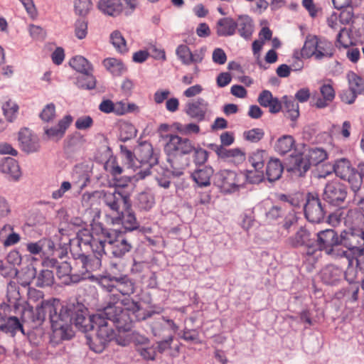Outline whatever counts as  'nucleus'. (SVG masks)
I'll use <instances>...</instances> for the list:
<instances>
[{"instance_id":"36","label":"nucleus","mask_w":364,"mask_h":364,"mask_svg":"<svg viewBox=\"0 0 364 364\" xmlns=\"http://www.w3.org/2000/svg\"><path fill=\"white\" fill-rule=\"evenodd\" d=\"M309 161L311 166H316L327 159V153L325 149L318 147L309 148L303 153Z\"/></svg>"},{"instance_id":"58","label":"nucleus","mask_w":364,"mask_h":364,"mask_svg":"<svg viewBox=\"0 0 364 364\" xmlns=\"http://www.w3.org/2000/svg\"><path fill=\"white\" fill-rule=\"evenodd\" d=\"M115 105L109 100H103L100 106L99 109L104 113L114 112L117 115H123V110L116 108Z\"/></svg>"},{"instance_id":"30","label":"nucleus","mask_w":364,"mask_h":364,"mask_svg":"<svg viewBox=\"0 0 364 364\" xmlns=\"http://www.w3.org/2000/svg\"><path fill=\"white\" fill-rule=\"evenodd\" d=\"M215 29L218 36H233L236 32V21L230 17L222 18L218 21Z\"/></svg>"},{"instance_id":"19","label":"nucleus","mask_w":364,"mask_h":364,"mask_svg":"<svg viewBox=\"0 0 364 364\" xmlns=\"http://www.w3.org/2000/svg\"><path fill=\"white\" fill-rule=\"evenodd\" d=\"M209 104L203 98L198 97L193 102H189L186 105V113L191 118L198 122L205 119L208 111Z\"/></svg>"},{"instance_id":"4","label":"nucleus","mask_w":364,"mask_h":364,"mask_svg":"<svg viewBox=\"0 0 364 364\" xmlns=\"http://www.w3.org/2000/svg\"><path fill=\"white\" fill-rule=\"evenodd\" d=\"M85 319H87L89 322L83 323L80 330L88 331L96 329L94 341L87 338V342L93 351L100 353L109 341L116 338L115 331L110 323L114 326V325L112 321L107 318V315L104 314V310L92 316H85Z\"/></svg>"},{"instance_id":"33","label":"nucleus","mask_w":364,"mask_h":364,"mask_svg":"<svg viewBox=\"0 0 364 364\" xmlns=\"http://www.w3.org/2000/svg\"><path fill=\"white\" fill-rule=\"evenodd\" d=\"M284 171L283 165L278 159H270L266 168V176L269 182H274L279 180Z\"/></svg>"},{"instance_id":"16","label":"nucleus","mask_w":364,"mask_h":364,"mask_svg":"<svg viewBox=\"0 0 364 364\" xmlns=\"http://www.w3.org/2000/svg\"><path fill=\"white\" fill-rule=\"evenodd\" d=\"M342 236L344 235L341 234L339 236L337 232L333 229H326L318 232L316 233V240H315L316 245L315 255H317L318 253L322 251L326 252L332 247L333 245L338 242H342Z\"/></svg>"},{"instance_id":"38","label":"nucleus","mask_w":364,"mask_h":364,"mask_svg":"<svg viewBox=\"0 0 364 364\" xmlns=\"http://www.w3.org/2000/svg\"><path fill=\"white\" fill-rule=\"evenodd\" d=\"M103 65L113 75L119 76L126 71V67L124 63L117 58H109L103 61Z\"/></svg>"},{"instance_id":"20","label":"nucleus","mask_w":364,"mask_h":364,"mask_svg":"<svg viewBox=\"0 0 364 364\" xmlns=\"http://www.w3.org/2000/svg\"><path fill=\"white\" fill-rule=\"evenodd\" d=\"M18 141L21 149L25 152L32 153L40 149L39 139L27 128L19 132Z\"/></svg>"},{"instance_id":"50","label":"nucleus","mask_w":364,"mask_h":364,"mask_svg":"<svg viewBox=\"0 0 364 364\" xmlns=\"http://www.w3.org/2000/svg\"><path fill=\"white\" fill-rule=\"evenodd\" d=\"M347 234L348 240L346 243L353 244V242H358L359 243L358 246H364V226L351 228Z\"/></svg>"},{"instance_id":"55","label":"nucleus","mask_w":364,"mask_h":364,"mask_svg":"<svg viewBox=\"0 0 364 364\" xmlns=\"http://www.w3.org/2000/svg\"><path fill=\"white\" fill-rule=\"evenodd\" d=\"M91 0H75V11L80 16H85L92 8Z\"/></svg>"},{"instance_id":"41","label":"nucleus","mask_w":364,"mask_h":364,"mask_svg":"<svg viewBox=\"0 0 364 364\" xmlns=\"http://www.w3.org/2000/svg\"><path fill=\"white\" fill-rule=\"evenodd\" d=\"M319 38L316 36H308L304 42V45L301 50L302 58H310L314 57L316 50Z\"/></svg>"},{"instance_id":"17","label":"nucleus","mask_w":364,"mask_h":364,"mask_svg":"<svg viewBox=\"0 0 364 364\" xmlns=\"http://www.w3.org/2000/svg\"><path fill=\"white\" fill-rule=\"evenodd\" d=\"M73 118L71 115L64 116L56 126L44 127L43 139L53 141H58L65 136V132L73 122Z\"/></svg>"},{"instance_id":"37","label":"nucleus","mask_w":364,"mask_h":364,"mask_svg":"<svg viewBox=\"0 0 364 364\" xmlns=\"http://www.w3.org/2000/svg\"><path fill=\"white\" fill-rule=\"evenodd\" d=\"M348 271L346 274V279L349 282L347 287H344L343 291V296L347 301L354 302L358 299V292L360 289V284L358 282H355L352 279L348 278Z\"/></svg>"},{"instance_id":"22","label":"nucleus","mask_w":364,"mask_h":364,"mask_svg":"<svg viewBox=\"0 0 364 364\" xmlns=\"http://www.w3.org/2000/svg\"><path fill=\"white\" fill-rule=\"evenodd\" d=\"M259 104L264 107L269 108V112L272 114L278 113L282 109V102L277 97H273L269 90H263L258 96Z\"/></svg>"},{"instance_id":"1","label":"nucleus","mask_w":364,"mask_h":364,"mask_svg":"<svg viewBox=\"0 0 364 364\" xmlns=\"http://www.w3.org/2000/svg\"><path fill=\"white\" fill-rule=\"evenodd\" d=\"M77 240L82 251L90 249L99 255H108L115 258H122L132 248V243L122 235L107 228L101 223H95L91 232L79 231Z\"/></svg>"},{"instance_id":"56","label":"nucleus","mask_w":364,"mask_h":364,"mask_svg":"<svg viewBox=\"0 0 364 364\" xmlns=\"http://www.w3.org/2000/svg\"><path fill=\"white\" fill-rule=\"evenodd\" d=\"M176 53L183 65H189V58L191 51L186 45L182 44L178 46L176 48Z\"/></svg>"},{"instance_id":"52","label":"nucleus","mask_w":364,"mask_h":364,"mask_svg":"<svg viewBox=\"0 0 364 364\" xmlns=\"http://www.w3.org/2000/svg\"><path fill=\"white\" fill-rule=\"evenodd\" d=\"M136 130L134 126L128 122L120 124V136L122 141H125L136 136Z\"/></svg>"},{"instance_id":"23","label":"nucleus","mask_w":364,"mask_h":364,"mask_svg":"<svg viewBox=\"0 0 364 364\" xmlns=\"http://www.w3.org/2000/svg\"><path fill=\"white\" fill-rule=\"evenodd\" d=\"M348 240V235L347 232L344 236H342V242H338L333 245L325 253L333 259H338L341 258H346L348 261L349 265L352 264L351 255L352 252L349 250H345L343 247L346 248V242Z\"/></svg>"},{"instance_id":"46","label":"nucleus","mask_w":364,"mask_h":364,"mask_svg":"<svg viewBox=\"0 0 364 364\" xmlns=\"http://www.w3.org/2000/svg\"><path fill=\"white\" fill-rule=\"evenodd\" d=\"M349 89L357 95L364 90V80L353 72L348 74Z\"/></svg>"},{"instance_id":"2","label":"nucleus","mask_w":364,"mask_h":364,"mask_svg":"<svg viewBox=\"0 0 364 364\" xmlns=\"http://www.w3.org/2000/svg\"><path fill=\"white\" fill-rule=\"evenodd\" d=\"M47 309L53 331L51 339L57 343L74 336L73 324L80 330L83 323L89 322L85 319L87 316V309L79 302L63 305L60 299L51 298V303Z\"/></svg>"},{"instance_id":"49","label":"nucleus","mask_w":364,"mask_h":364,"mask_svg":"<svg viewBox=\"0 0 364 364\" xmlns=\"http://www.w3.org/2000/svg\"><path fill=\"white\" fill-rule=\"evenodd\" d=\"M110 42L119 52L125 53L127 51L126 41L119 31H114L111 33Z\"/></svg>"},{"instance_id":"59","label":"nucleus","mask_w":364,"mask_h":364,"mask_svg":"<svg viewBox=\"0 0 364 364\" xmlns=\"http://www.w3.org/2000/svg\"><path fill=\"white\" fill-rule=\"evenodd\" d=\"M246 181L250 183H259L264 179V173L262 170H249L245 173Z\"/></svg>"},{"instance_id":"13","label":"nucleus","mask_w":364,"mask_h":364,"mask_svg":"<svg viewBox=\"0 0 364 364\" xmlns=\"http://www.w3.org/2000/svg\"><path fill=\"white\" fill-rule=\"evenodd\" d=\"M287 241L292 247H304L306 255L315 256V238L312 237L311 233L306 228L301 227L294 235L288 238Z\"/></svg>"},{"instance_id":"29","label":"nucleus","mask_w":364,"mask_h":364,"mask_svg":"<svg viewBox=\"0 0 364 364\" xmlns=\"http://www.w3.org/2000/svg\"><path fill=\"white\" fill-rule=\"evenodd\" d=\"M333 171L338 177L348 181H350L351 177L355 173V168L352 167L350 162L345 158L335 161Z\"/></svg>"},{"instance_id":"12","label":"nucleus","mask_w":364,"mask_h":364,"mask_svg":"<svg viewBox=\"0 0 364 364\" xmlns=\"http://www.w3.org/2000/svg\"><path fill=\"white\" fill-rule=\"evenodd\" d=\"M326 213L325 205H322L318 194L309 193L304 205L306 218L311 223H318L324 219Z\"/></svg>"},{"instance_id":"26","label":"nucleus","mask_w":364,"mask_h":364,"mask_svg":"<svg viewBox=\"0 0 364 364\" xmlns=\"http://www.w3.org/2000/svg\"><path fill=\"white\" fill-rule=\"evenodd\" d=\"M0 171L14 181H18L21 176V170L18 162L11 157H5L0 161Z\"/></svg>"},{"instance_id":"32","label":"nucleus","mask_w":364,"mask_h":364,"mask_svg":"<svg viewBox=\"0 0 364 364\" xmlns=\"http://www.w3.org/2000/svg\"><path fill=\"white\" fill-rule=\"evenodd\" d=\"M311 164L303 153L296 156L292 161L289 171L298 176H303L309 171Z\"/></svg>"},{"instance_id":"35","label":"nucleus","mask_w":364,"mask_h":364,"mask_svg":"<svg viewBox=\"0 0 364 364\" xmlns=\"http://www.w3.org/2000/svg\"><path fill=\"white\" fill-rule=\"evenodd\" d=\"M359 243H346V249L352 252L351 260L356 261V267L364 274V245L358 246Z\"/></svg>"},{"instance_id":"24","label":"nucleus","mask_w":364,"mask_h":364,"mask_svg":"<svg viewBox=\"0 0 364 364\" xmlns=\"http://www.w3.org/2000/svg\"><path fill=\"white\" fill-rule=\"evenodd\" d=\"M343 274L342 269L334 265H328L321 270V279L328 285H336L341 281Z\"/></svg>"},{"instance_id":"54","label":"nucleus","mask_w":364,"mask_h":364,"mask_svg":"<svg viewBox=\"0 0 364 364\" xmlns=\"http://www.w3.org/2000/svg\"><path fill=\"white\" fill-rule=\"evenodd\" d=\"M337 43L339 46L346 48L352 44L349 30L346 28H340L339 33L337 35Z\"/></svg>"},{"instance_id":"8","label":"nucleus","mask_w":364,"mask_h":364,"mask_svg":"<svg viewBox=\"0 0 364 364\" xmlns=\"http://www.w3.org/2000/svg\"><path fill=\"white\" fill-rule=\"evenodd\" d=\"M93 252L92 255L79 254L75 259V266L78 269V273L73 275L72 279L74 283H78L82 280L87 279H93L92 274L93 272L99 270L102 266L101 257L97 253Z\"/></svg>"},{"instance_id":"63","label":"nucleus","mask_w":364,"mask_h":364,"mask_svg":"<svg viewBox=\"0 0 364 364\" xmlns=\"http://www.w3.org/2000/svg\"><path fill=\"white\" fill-rule=\"evenodd\" d=\"M72 188V184L69 181H63L60 188L52 193V198L55 200L61 198L65 193Z\"/></svg>"},{"instance_id":"62","label":"nucleus","mask_w":364,"mask_h":364,"mask_svg":"<svg viewBox=\"0 0 364 364\" xmlns=\"http://www.w3.org/2000/svg\"><path fill=\"white\" fill-rule=\"evenodd\" d=\"M93 125V119L90 116L83 115L78 117L75 123V127L79 130H85Z\"/></svg>"},{"instance_id":"25","label":"nucleus","mask_w":364,"mask_h":364,"mask_svg":"<svg viewBox=\"0 0 364 364\" xmlns=\"http://www.w3.org/2000/svg\"><path fill=\"white\" fill-rule=\"evenodd\" d=\"M0 331L14 335L17 331H21L23 333V328L19 319L16 316H6L0 312Z\"/></svg>"},{"instance_id":"44","label":"nucleus","mask_w":364,"mask_h":364,"mask_svg":"<svg viewBox=\"0 0 364 364\" xmlns=\"http://www.w3.org/2000/svg\"><path fill=\"white\" fill-rule=\"evenodd\" d=\"M109 166L110 168L107 171L112 174L114 179L116 181L117 186L124 187L126 186L127 183L131 181L130 178L129 177H126L124 178H120L123 172V169L115 161L112 162Z\"/></svg>"},{"instance_id":"34","label":"nucleus","mask_w":364,"mask_h":364,"mask_svg":"<svg viewBox=\"0 0 364 364\" xmlns=\"http://www.w3.org/2000/svg\"><path fill=\"white\" fill-rule=\"evenodd\" d=\"M334 52L335 48L331 42L325 39L319 38L314 58L316 60L331 58L333 57Z\"/></svg>"},{"instance_id":"40","label":"nucleus","mask_w":364,"mask_h":364,"mask_svg":"<svg viewBox=\"0 0 364 364\" xmlns=\"http://www.w3.org/2000/svg\"><path fill=\"white\" fill-rule=\"evenodd\" d=\"M284 110L286 112V117L291 121H295L299 116V105L292 98L287 96L283 97Z\"/></svg>"},{"instance_id":"64","label":"nucleus","mask_w":364,"mask_h":364,"mask_svg":"<svg viewBox=\"0 0 364 364\" xmlns=\"http://www.w3.org/2000/svg\"><path fill=\"white\" fill-rule=\"evenodd\" d=\"M137 351L145 360H154L155 359L156 352V348L154 346L137 348Z\"/></svg>"},{"instance_id":"9","label":"nucleus","mask_w":364,"mask_h":364,"mask_svg":"<svg viewBox=\"0 0 364 364\" xmlns=\"http://www.w3.org/2000/svg\"><path fill=\"white\" fill-rule=\"evenodd\" d=\"M68 252H63L58 255L59 259L55 257H46L42 262L44 268L55 269L58 279L62 280V283L66 285L75 284L72 279L74 274H71V264L65 259Z\"/></svg>"},{"instance_id":"10","label":"nucleus","mask_w":364,"mask_h":364,"mask_svg":"<svg viewBox=\"0 0 364 364\" xmlns=\"http://www.w3.org/2000/svg\"><path fill=\"white\" fill-rule=\"evenodd\" d=\"M70 65L81 74H85V80L87 82L84 83V79H77L76 85L82 89L92 90L95 87L96 80L92 75V66L88 60L82 56L77 55L70 59Z\"/></svg>"},{"instance_id":"48","label":"nucleus","mask_w":364,"mask_h":364,"mask_svg":"<svg viewBox=\"0 0 364 364\" xmlns=\"http://www.w3.org/2000/svg\"><path fill=\"white\" fill-rule=\"evenodd\" d=\"M2 110L7 121L12 122L16 118L18 106L16 102L9 100L3 104Z\"/></svg>"},{"instance_id":"60","label":"nucleus","mask_w":364,"mask_h":364,"mask_svg":"<svg viewBox=\"0 0 364 364\" xmlns=\"http://www.w3.org/2000/svg\"><path fill=\"white\" fill-rule=\"evenodd\" d=\"M75 34L78 39H83L87 34V23L83 19L77 20L75 23Z\"/></svg>"},{"instance_id":"28","label":"nucleus","mask_w":364,"mask_h":364,"mask_svg":"<svg viewBox=\"0 0 364 364\" xmlns=\"http://www.w3.org/2000/svg\"><path fill=\"white\" fill-rule=\"evenodd\" d=\"M235 21L239 35L245 40H250L254 31L252 19L247 15H241Z\"/></svg>"},{"instance_id":"3","label":"nucleus","mask_w":364,"mask_h":364,"mask_svg":"<svg viewBox=\"0 0 364 364\" xmlns=\"http://www.w3.org/2000/svg\"><path fill=\"white\" fill-rule=\"evenodd\" d=\"M119 304L121 306L107 304L104 308V314L113 322L119 332L129 331L134 321L145 320L154 314L151 311H142L140 303L135 301L131 296L121 298Z\"/></svg>"},{"instance_id":"7","label":"nucleus","mask_w":364,"mask_h":364,"mask_svg":"<svg viewBox=\"0 0 364 364\" xmlns=\"http://www.w3.org/2000/svg\"><path fill=\"white\" fill-rule=\"evenodd\" d=\"M135 151L139 170L136 177L137 179H144L152 174L151 169L158 164V155L154 152L152 145L148 142L140 144Z\"/></svg>"},{"instance_id":"14","label":"nucleus","mask_w":364,"mask_h":364,"mask_svg":"<svg viewBox=\"0 0 364 364\" xmlns=\"http://www.w3.org/2000/svg\"><path fill=\"white\" fill-rule=\"evenodd\" d=\"M240 177L236 172L230 170H221L213 176V183L221 191L231 193L240 186Z\"/></svg>"},{"instance_id":"42","label":"nucleus","mask_w":364,"mask_h":364,"mask_svg":"<svg viewBox=\"0 0 364 364\" xmlns=\"http://www.w3.org/2000/svg\"><path fill=\"white\" fill-rule=\"evenodd\" d=\"M171 168H172L171 167ZM156 170L158 173L157 175H156L155 178L157 181L158 185L160 187H162L164 188H168L171 186V175H173L172 173V169H164L162 167L159 166L156 168H153V169H151V171L153 172V171Z\"/></svg>"},{"instance_id":"43","label":"nucleus","mask_w":364,"mask_h":364,"mask_svg":"<svg viewBox=\"0 0 364 364\" xmlns=\"http://www.w3.org/2000/svg\"><path fill=\"white\" fill-rule=\"evenodd\" d=\"M45 268L41 271L36 277V286L39 287H50L54 283L53 270Z\"/></svg>"},{"instance_id":"51","label":"nucleus","mask_w":364,"mask_h":364,"mask_svg":"<svg viewBox=\"0 0 364 364\" xmlns=\"http://www.w3.org/2000/svg\"><path fill=\"white\" fill-rule=\"evenodd\" d=\"M264 136V132L260 128H254L244 132L243 137L245 140L252 143L259 141Z\"/></svg>"},{"instance_id":"47","label":"nucleus","mask_w":364,"mask_h":364,"mask_svg":"<svg viewBox=\"0 0 364 364\" xmlns=\"http://www.w3.org/2000/svg\"><path fill=\"white\" fill-rule=\"evenodd\" d=\"M221 159H230L236 163H242L245 160V154L239 148L230 149L225 148Z\"/></svg>"},{"instance_id":"27","label":"nucleus","mask_w":364,"mask_h":364,"mask_svg":"<svg viewBox=\"0 0 364 364\" xmlns=\"http://www.w3.org/2000/svg\"><path fill=\"white\" fill-rule=\"evenodd\" d=\"M213 173L214 170L213 168L205 166L195 170L191 173V177L198 187L203 188L210 185V178L213 176Z\"/></svg>"},{"instance_id":"6","label":"nucleus","mask_w":364,"mask_h":364,"mask_svg":"<svg viewBox=\"0 0 364 364\" xmlns=\"http://www.w3.org/2000/svg\"><path fill=\"white\" fill-rule=\"evenodd\" d=\"M102 287L108 292L107 304H118L121 298L135 292L134 282L126 274L108 276L102 281Z\"/></svg>"},{"instance_id":"31","label":"nucleus","mask_w":364,"mask_h":364,"mask_svg":"<svg viewBox=\"0 0 364 364\" xmlns=\"http://www.w3.org/2000/svg\"><path fill=\"white\" fill-rule=\"evenodd\" d=\"M98 8L105 14L117 16L122 11L123 4L121 0H100Z\"/></svg>"},{"instance_id":"18","label":"nucleus","mask_w":364,"mask_h":364,"mask_svg":"<svg viewBox=\"0 0 364 364\" xmlns=\"http://www.w3.org/2000/svg\"><path fill=\"white\" fill-rule=\"evenodd\" d=\"M51 303V298L49 299H42L39 304H37L35 309L27 310L23 314V318L28 317L32 323V327L36 328L43 324L48 314L47 306Z\"/></svg>"},{"instance_id":"61","label":"nucleus","mask_w":364,"mask_h":364,"mask_svg":"<svg viewBox=\"0 0 364 364\" xmlns=\"http://www.w3.org/2000/svg\"><path fill=\"white\" fill-rule=\"evenodd\" d=\"M194 152V162L197 165H203L204 164L208 159V152L202 149L200 146H195V149L193 151Z\"/></svg>"},{"instance_id":"15","label":"nucleus","mask_w":364,"mask_h":364,"mask_svg":"<svg viewBox=\"0 0 364 364\" xmlns=\"http://www.w3.org/2000/svg\"><path fill=\"white\" fill-rule=\"evenodd\" d=\"M102 200L105 204L112 211L119 213L120 207L128 208L132 206L129 194L117 191H104Z\"/></svg>"},{"instance_id":"39","label":"nucleus","mask_w":364,"mask_h":364,"mask_svg":"<svg viewBox=\"0 0 364 364\" xmlns=\"http://www.w3.org/2000/svg\"><path fill=\"white\" fill-rule=\"evenodd\" d=\"M294 143L293 136L284 135L276 141L274 149L279 154L284 155L292 149Z\"/></svg>"},{"instance_id":"53","label":"nucleus","mask_w":364,"mask_h":364,"mask_svg":"<svg viewBox=\"0 0 364 364\" xmlns=\"http://www.w3.org/2000/svg\"><path fill=\"white\" fill-rule=\"evenodd\" d=\"M40 118L45 122H52L55 117V106L53 103L48 104L39 114Z\"/></svg>"},{"instance_id":"5","label":"nucleus","mask_w":364,"mask_h":364,"mask_svg":"<svg viewBox=\"0 0 364 364\" xmlns=\"http://www.w3.org/2000/svg\"><path fill=\"white\" fill-rule=\"evenodd\" d=\"M168 141L164 150L168 155L167 161L172 168V173L176 177L183 174L186 164H178V156L188 155L195 149L194 143L186 137L179 136L176 134L167 136Z\"/></svg>"},{"instance_id":"57","label":"nucleus","mask_w":364,"mask_h":364,"mask_svg":"<svg viewBox=\"0 0 364 364\" xmlns=\"http://www.w3.org/2000/svg\"><path fill=\"white\" fill-rule=\"evenodd\" d=\"M286 214V210L282 205H273L266 213V217L267 219L271 220H276L280 218H282Z\"/></svg>"},{"instance_id":"11","label":"nucleus","mask_w":364,"mask_h":364,"mask_svg":"<svg viewBox=\"0 0 364 364\" xmlns=\"http://www.w3.org/2000/svg\"><path fill=\"white\" fill-rule=\"evenodd\" d=\"M348 187L338 181H332L326 183L323 192V199L333 206H342L347 198Z\"/></svg>"},{"instance_id":"21","label":"nucleus","mask_w":364,"mask_h":364,"mask_svg":"<svg viewBox=\"0 0 364 364\" xmlns=\"http://www.w3.org/2000/svg\"><path fill=\"white\" fill-rule=\"evenodd\" d=\"M131 208L132 206L128 208H124L122 211L118 213V216L112 218V224H122L124 229L129 231L136 230L139 225Z\"/></svg>"},{"instance_id":"45","label":"nucleus","mask_w":364,"mask_h":364,"mask_svg":"<svg viewBox=\"0 0 364 364\" xmlns=\"http://www.w3.org/2000/svg\"><path fill=\"white\" fill-rule=\"evenodd\" d=\"M266 157L267 152L265 151L257 150L250 156L249 161L256 170H262Z\"/></svg>"}]
</instances>
